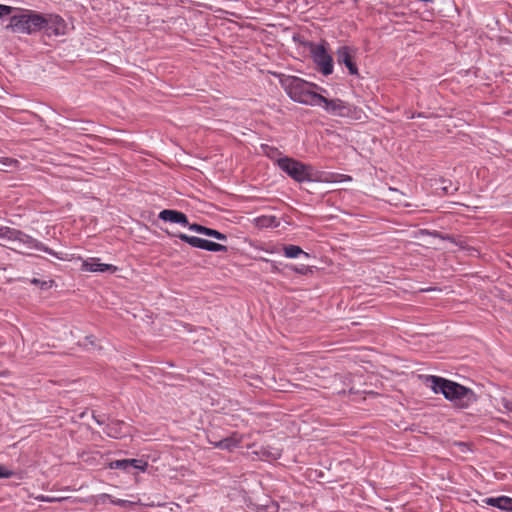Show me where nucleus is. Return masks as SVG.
Listing matches in <instances>:
<instances>
[{
  "label": "nucleus",
  "instance_id": "1",
  "mask_svg": "<svg viewBox=\"0 0 512 512\" xmlns=\"http://www.w3.org/2000/svg\"><path fill=\"white\" fill-rule=\"evenodd\" d=\"M423 383L430 387L435 393H441L444 397L460 408H467L476 400L475 393L456 382L445 378L425 375L422 376Z\"/></svg>",
  "mask_w": 512,
  "mask_h": 512
},
{
  "label": "nucleus",
  "instance_id": "2",
  "mask_svg": "<svg viewBox=\"0 0 512 512\" xmlns=\"http://www.w3.org/2000/svg\"><path fill=\"white\" fill-rule=\"evenodd\" d=\"M282 86L289 97L305 105L316 106L317 101H322V95L314 91L318 85L307 82L296 76H288L282 80Z\"/></svg>",
  "mask_w": 512,
  "mask_h": 512
},
{
  "label": "nucleus",
  "instance_id": "3",
  "mask_svg": "<svg viewBox=\"0 0 512 512\" xmlns=\"http://www.w3.org/2000/svg\"><path fill=\"white\" fill-rule=\"evenodd\" d=\"M42 14L33 10H21L11 16L7 29L15 33L33 34L43 28Z\"/></svg>",
  "mask_w": 512,
  "mask_h": 512
},
{
  "label": "nucleus",
  "instance_id": "4",
  "mask_svg": "<svg viewBox=\"0 0 512 512\" xmlns=\"http://www.w3.org/2000/svg\"><path fill=\"white\" fill-rule=\"evenodd\" d=\"M278 167L297 182L313 180V167L290 157L277 160Z\"/></svg>",
  "mask_w": 512,
  "mask_h": 512
},
{
  "label": "nucleus",
  "instance_id": "5",
  "mask_svg": "<svg viewBox=\"0 0 512 512\" xmlns=\"http://www.w3.org/2000/svg\"><path fill=\"white\" fill-rule=\"evenodd\" d=\"M313 62L316 64L317 69L325 76L333 73V58L328 53L326 42L322 43H307Z\"/></svg>",
  "mask_w": 512,
  "mask_h": 512
},
{
  "label": "nucleus",
  "instance_id": "6",
  "mask_svg": "<svg viewBox=\"0 0 512 512\" xmlns=\"http://www.w3.org/2000/svg\"><path fill=\"white\" fill-rule=\"evenodd\" d=\"M42 19L44 22L42 30H44L48 36H61L66 34L67 24L59 15L42 14Z\"/></svg>",
  "mask_w": 512,
  "mask_h": 512
},
{
  "label": "nucleus",
  "instance_id": "7",
  "mask_svg": "<svg viewBox=\"0 0 512 512\" xmlns=\"http://www.w3.org/2000/svg\"><path fill=\"white\" fill-rule=\"evenodd\" d=\"M322 101H317L316 106H322L326 112L334 116L345 117L350 113V107L347 103L340 99H327L322 96Z\"/></svg>",
  "mask_w": 512,
  "mask_h": 512
},
{
  "label": "nucleus",
  "instance_id": "8",
  "mask_svg": "<svg viewBox=\"0 0 512 512\" xmlns=\"http://www.w3.org/2000/svg\"><path fill=\"white\" fill-rule=\"evenodd\" d=\"M81 270L85 272H109L115 273L118 271V267L112 264L100 263V259L91 257L83 260Z\"/></svg>",
  "mask_w": 512,
  "mask_h": 512
},
{
  "label": "nucleus",
  "instance_id": "9",
  "mask_svg": "<svg viewBox=\"0 0 512 512\" xmlns=\"http://www.w3.org/2000/svg\"><path fill=\"white\" fill-rule=\"evenodd\" d=\"M337 61L339 64H344L351 75H357L358 74V68L356 64L353 61V55L352 51L348 46L340 47L337 50Z\"/></svg>",
  "mask_w": 512,
  "mask_h": 512
},
{
  "label": "nucleus",
  "instance_id": "10",
  "mask_svg": "<svg viewBox=\"0 0 512 512\" xmlns=\"http://www.w3.org/2000/svg\"><path fill=\"white\" fill-rule=\"evenodd\" d=\"M159 218L166 222L178 223L183 226L188 225L187 216L183 212H180L177 210H171V209L162 210L159 213Z\"/></svg>",
  "mask_w": 512,
  "mask_h": 512
},
{
  "label": "nucleus",
  "instance_id": "11",
  "mask_svg": "<svg viewBox=\"0 0 512 512\" xmlns=\"http://www.w3.org/2000/svg\"><path fill=\"white\" fill-rule=\"evenodd\" d=\"M127 428L128 426L123 421L113 420L106 425L104 432L109 437L122 438L127 434Z\"/></svg>",
  "mask_w": 512,
  "mask_h": 512
},
{
  "label": "nucleus",
  "instance_id": "12",
  "mask_svg": "<svg viewBox=\"0 0 512 512\" xmlns=\"http://www.w3.org/2000/svg\"><path fill=\"white\" fill-rule=\"evenodd\" d=\"M483 503L507 512H512V498L508 496L488 497L483 500Z\"/></svg>",
  "mask_w": 512,
  "mask_h": 512
},
{
  "label": "nucleus",
  "instance_id": "13",
  "mask_svg": "<svg viewBox=\"0 0 512 512\" xmlns=\"http://www.w3.org/2000/svg\"><path fill=\"white\" fill-rule=\"evenodd\" d=\"M241 441L242 436L235 433L232 436L215 443V446L220 449L232 450L233 448L238 447Z\"/></svg>",
  "mask_w": 512,
  "mask_h": 512
},
{
  "label": "nucleus",
  "instance_id": "14",
  "mask_svg": "<svg viewBox=\"0 0 512 512\" xmlns=\"http://www.w3.org/2000/svg\"><path fill=\"white\" fill-rule=\"evenodd\" d=\"M175 236L178 237L179 239H181L182 241L188 243L192 247L200 248V249H202V247H203L204 239H202V238H199L196 236H189L184 233H178Z\"/></svg>",
  "mask_w": 512,
  "mask_h": 512
},
{
  "label": "nucleus",
  "instance_id": "15",
  "mask_svg": "<svg viewBox=\"0 0 512 512\" xmlns=\"http://www.w3.org/2000/svg\"><path fill=\"white\" fill-rule=\"evenodd\" d=\"M301 254L308 256V254L306 252H304L299 246L287 245L284 247V255L287 258H296Z\"/></svg>",
  "mask_w": 512,
  "mask_h": 512
},
{
  "label": "nucleus",
  "instance_id": "16",
  "mask_svg": "<svg viewBox=\"0 0 512 512\" xmlns=\"http://www.w3.org/2000/svg\"><path fill=\"white\" fill-rule=\"evenodd\" d=\"M202 249L207 250V251H212V252H226L227 251L226 246L206 240V239H204V241H203Z\"/></svg>",
  "mask_w": 512,
  "mask_h": 512
},
{
  "label": "nucleus",
  "instance_id": "17",
  "mask_svg": "<svg viewBox=\"0 0 512 512\" xmlns=\"http://www.w3.org/2000/svg\"><path fill=\"white\" fill-rule=\"evenodd\" d=\"M18 234H19V232L15 229L0 226V238L1 239L15 240V239H17Z\"/></svg>",
  "mask_w": 512,
  "mask_h": 512
},
{
  "label": "nucleus",
  "instance_id": "18",
  "mask_svg": "<svg viewBox=\"0 0 512 512\" xmlns=\"http://www.w3.org/2000/svg\"><path fill=\"white\" fill-rule=\"evenodd\" d=\"M128 468L133 467L139 471L145 472L148 467V462L142 459H127Z\"/></svg>",
  "mask_w": 512,
  "mask_h": 512
},
{
  "label": "nucleus",
  "instance_id": "19",
  "mask_svg": "<svg viewBox=\"0 0 512 512\" xmlns=\"http://www.w3.org/2000/svg\"><path fill=\"white\" fill-rule=\"evenodd\" d=\"M111 503L120 507H130L133 505L140 504V499L138 500H123V499H116L112 498Z\"/></svg>",
  "mask_w": 512,
  "mask_h": 512
},
{
  "label": "nucleus",
  "instance_id": "20",
  "mask_svg": "<svg viewBox=\"0 0 512 512\" xmlns=\"http://www.w3.org/2000/svg\"><path fill=\"white\" fill-rule=\"evenodd\" d=\"M204 235L206 236H209V237H213L217 240H221V241H225L227 239V236L215 229H211V228H208L206 227L205 231H204Z\"/></svg>",
  "mask_w": 512,
  "mask_h": 512
},
{
  "label": "nucleus",
  "instance_id": "21",
  "mask_svg": "<svg viewBox=\"0 0 512 512\" xmlns=\"http://www.w3.org/2000/svg\"><path fill=\"white\" fill-rule=\"evenodd\" d=\"M108 468H110V469L127 470L128 469L127 459L111 461V462L108 463Z\"/></svg>",
  "mask_w": 512,
  "mask_h": 512
},
{
  "label": "nucleus",
  "instance_id": "22",
  "mask_svg": "<svg viewBox=\"0 0 512 512\" xmlns=\"http://www.w3.org/2000/svg\"><path fill=\"white\" fill-rule=\"evenodd\" d=\"M273 222H275V226H277L276 217H261L258 219V223L261 226H271Z\"/></svg>",
  "mask_w": 512,
  "mask_h": 512
},
{
  "label": "nucleus",
  "instance_id": "23",
  "mask_svg": "<svg viewBox=\"0 0 512 512\" xmlns=\"http://www.w3.org/2000/svg\"><path fill=\"white\" fill-rule=\"evenodd\" d=\"M112 498L113 497L110 494L102 493V494H99L96 496L95 502L97 504H104L107 500H109L111 502Z\"/></svg>",
  "mask_w": 512,
  "mask_h": 512
},
{
  "label": "nucleus",
  "instance_id": "24",
  "mask_svg": "<svg viewBox=\"0 0 512 512\" xmlns=\"http://www.w3.org/2000/svg\"><path fill=\"white\" fill-rule=\"evenodd\" d=\"M14 10H16V8L0 4V18L6 15H10Z\"/></svg>",
  "mask_w": 512,
  "mask_h": 512
},
{
  "label": "nucleus",
  "instance_id": "25",
  "mask_svg": "<svg viewBox=\"0 0 512 512\" xmlns=\"http://www.w3.org/2000/svg\"><path fill=\"white\" fill-rule=\"evenodd\" d=\"M188 228L191 230V231H194V232H197V233H200V234H203L204 235V231L206 229L205 226H202L200 224H196V223H193V224H189L188 223Z\"/></svg>",
  "mask_w": 512,
  "mask_h": 512
},
{
  "label": "nucleus",
  "instance_id": "26",
  "mask_svg": "<svg viewBox=\"0 0 512 512\" xmlns=\"http://www.w3.org/2000/svg\"><path fill=\"white\" fill-rule=\"evenodd\" d=\"M13 475H14L13 471L7 469L3 465H0V478H10Z\"/></svg>",
  "mask_w": 512,
  "mask_h": 512
},
{
  "label": "nucleus",
  "instance_id": "27",
  "mask_svg": "<svg viewBox=\"0 0 512 512\" xmlns=\"http://www.w3.org/2000/svg\"><path fill=\"white\" fill-rule=\"evenodd\" d=\"M501 404L505 410L512 412V398H502Z\"/></svg>",
  "mask_w": 512,
  "mask_h": 512
},
{
  "label": "nucleus",
  "instance_id": "28",
  "mask_svg": "<svg viewBox=\"0 0 512 512\" xmlns=\"http://www.w3.org/2000/svg\"><path fill=\"white\" fill-rule=\"evenodd\" d=\"M37 500L43 501V502H54V501H60L62 498H55V497H49L45 495H39L36 497Z\"/></svg>",
  "mask_w": 512,
  "mask_h": 512
},
{
  "label": "nucleus",
  "instance_id": "29",
  "mask_svg": "<svg viewBox=\"0 0 512 512\" xmlns=\"http://www.w3.org/2000/svg\"><path fill=\"white\" fill-rule=\"evenodd\" d=\"M0 163H2L5 167H12L16 165L18 161L11 158H3L0 160Z\"/></svg>",
  "mask_w": 512,
  "mask_h": 512
},
{
  "label": "nucleus",
  "instance_id": "30",
  "mask_svg": "<svg viewBox=\"0 0 512 512\" xmlns=\"http://www.w3.org/2000/svg\"><path fill=\"white\" fill-rule=\"evenodd\" d=\"M44 251H45V252H47V253H49V254H51V255H53V256H55V257H57V258H59V259H62L61 257H59V256L57 255V253H56V252L52 251L51 249L45 248V249H44Z\"/></svg>",
  "mask_w": 512,
  "mask_h": 512
},
{
  "label": "nucleus",
  "instance_id": "31",
  "mask_svg": "<svg viewBox=\"0 0 512 512\" xmlns=\"http://www.w3.org/2000/svg\"><path fill=\"white\" fill-rule=\"evenodd\" d=\"M279 456V452L275 451V457L277 458Z\"/></svg>",
  "mask_w": 512,
  "mask_h": 512
}]
</instances>
